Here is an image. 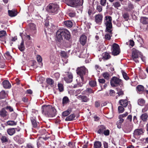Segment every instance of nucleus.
<instances>
[{"mask_svg": "<svg viewBox=\"0 0 148 148\" xmlns=\"http://www.w3.org/2000/svg\"><path fill=\"white\" fill-rule=\"evenodd\" d=\"M14 140L18 142L20 144H21L24 143V138L20 137L19 136L17 135L15 136L14 138Z\"/></svg>", "mask_w": 148, "mask_h": 148, "instance_id": "dca6fc26", "label": "nucleus"}, {"mask_svg": "<svg viewBox=\"0 0 148 148\" xmlns=\"http://www.w3.org/2000/svg\"><path fill=\"white\" fill-rule=\"evenodd\" d=\"M60 76V75L58 73H56L54 75V78H55L56 80H57L59 78Z\"/></svg>", "mask_w": 148, "mask_h": 148, "instance_id": "4d7b16f0", "label": "nucleus"}, {"mask_svg": "<svg viewBox=\"0 0 148 148\" xmlns=\"http://www.w3.org/2000/svg\"><path fill=\"white\" fill-rule=\"evenodd\" d=\"M15 129L14 128H10L8 129L7 132L8 134L10 136L13 135L15 133Z\"/></svg>", "mask_w": 148, "mask_h": 148, "instance_id": "5701e85b", "label": "nucleus"}, {"mask_svg": "<svg viewBox=\"0 0 148 148\" xmlns=\"http://www.w3.org/2000/svg\"><path fill=\"white\" fill-rule=\"evenodd\" d=\"M24 41L22 40L20 45L18 46V48L21 51H23L25 49V47L24 44Z\"/></svg>", "mask_w": 148, "mask_h": 148, "instance_id": "7c9ffc66", "label": "nucleus"}, {"mask_svg": "<svg viewBox=\"0 0 148 148\" xmlns=\"http://www.w3.org/2000/svg\"><path fill=\"white\" fill-rule=\"evenodd\" d=\"M86 51L85 50H81L79 56V57L83 58H85L86 57Z\"/></svg>", "mask_w": 148, "mask_h": 148, "instance_id": "473e14b6", "label": "nucleus"}, {"mask_svg": "<svg viewBox=\"0 0 148 148\" xmlns=\"http://www.w3.org/2000/svg\"><path fill=\"white\" fill-rule=\"evenodd\" d=\"M100 3L101 5L104 6L106 3V0H100Z\"/></svg>", "mask_w": 148, "mask_h": 148, "instance_id": "13d9d810", "label": "nucleus"}, {"mask_svg": "<svg viewBox=\"0 0 148 148\" xmlns=\"http://www.w3.org/2000/svg\"><path fill=\"white\" fill-rule=\"evenodd\" d=\"M69 102V100L68 98L67 97H64L62 99V104L65 105Z\"/></svg>", "mask_w": 148, "mask_h": 148, "instance_id": "e433bc0d", "label": "nucleus"}, {"mask_svg": "<svg viewBox=\"0 0 148 148\" xmlns=\"http://www.w3.org/2000/svg\"><path fill=\"white\" fill-rule=\"evenodd\" d=\"M5 55L6 57H7L8 59H11L12 58V57L10 55V53L9 52H7L6 53H5Z\"/></svg>", "mask_w": 148, "mask_h": 148, "instance_id": "680f3d73", "label": "nucleus"}, {"mask_svg": "<svg viewBox=\"0 0 148 148\" xmlns=\"http://www.w3.org/2000/svg\"><path fill=\"white\" fill-rule=\"evenodd\" d=\"M78 99L82 101L86 102L89 100V98L86 96L85 95H80L78 96Z\"/></svg>", "mask_w": 148, "mask_h": 148, "instance_id": "6ab92c4d", "label": "nucleus"}, {"mask_svg": "<svg viewBox=\"0 0 148 148\" xmlns=\"http://www.w3.org/2000/svg\"><path fill=\"white\" fill-rule=\"evenodd\" d=\"M137 92L139 94L142 93L144 91V87L141 85H138L136 87Z\"/></svg>", "mask_w": 148, "mask_h": 148, "instance_id": "4be33fe9", "label": "nucleus"}, {"mask_svg": "<svg viewBox=\"0 0 148 148\" xmlns=\"http://www.w3.org/2000/svg\"><path fill=\"white\" fill-rule=\"evenodd\" d=\"M60 55L62 57L65 58H66L68 57V56L66 53L64 51H61Z\"/></svg>", "mask_w": 148, "mask_h": 148, "instance_id": "58836bf2", "label": "nucleus"}, {"mask_svg": "<svg viewBox=\"0 0 148 148\" xmlns=\"http://www.w3.org/2000/svg\"><path fill=\"white\" fill-rule=\"evenodd\" d=\"M8 13L9 15L11 17L17 15L16 12L14 10H8Z\"/></svg>", "mask_w": 148, "mask_h": 148, "instance_id": "cd10ccee", "label": "nucleus"}, {"mask_svg": "<svg viewBox=\"0 0 148 148\" xmlns=\"http://www.w3.org/2000/svg\"><path fill=\"white\" fill-rule=\"evenodd\" d=\"M138 104L141 106L144 105L145 103V101L143 99H139L138 101Z\"/></svg>", "mask_w": 148, "mask_h": 148, "instance_id": "37998d69", "label": "nucleus"}, {"mask_svg": "<svg viewBox=\"0 0 148 148\" xmlns=\"http://www.w3.org/2000/svg\"><path fill=\"white\" fill-rule=\"evenodd\" d=\"M77 74L79 76L82 81L84 80V78L87 76L88 73L87 69L84 66L78 67L76 70Z\"/></svg>", "mask_w": 148, "mask_h": 148, "instance_id": "7ed1b4c3", "label": "nucleus"}, {"mask_svg": "<svg viewBox=\"0 0 148 148\" xmlns=\"http://www.w3.org/2000/svg\"><path fill=\"white\" fill-rule=\"evenodd\" d=\"M58 86L59 90L60 92H62L63 90V86L62 84L58 83Z\"/></svg>", "mask_w": 148, "mask_h": 148, "instance_id": "09e8293b", "label": "nucleus"}, {"mask_svg": "<svg viewBox=\"0 0 148 148\" xmlns=\"http://www.w3.org/2000/svg\"><path fill=\"white\" fill-rule=\"evenodd\" d=\"M119 103L121 106L125 107H126L128 104L127 101L126 100H120Z\"/></svg>", "mask_w": 148, "mask_h": 148, "instance_id": "b1692460", "label": "nucleus"}, {"mask_svg": "<svg viewBox=\"0 0 148 148\" xmlns=\"http://www.w3.org/2000/svg\"><path fill=\"white\" fill-rule=\"evenodd\" d=\"M30 119L33 127L34 128L37 127L38 123L37 122L36 117L34 116H31Z\"/></svg>", "mask_w": 148, "mask_h": 148, "instance_id": "2eb2a0df", "label": "nucleus"}, {"mask_svg": "<svg viewBox=\"0 0 148 148\" xmlns=\"http://www.w3.org/2000/svg\"><path fill=\"white\" fill-rule=\"evenodd\" d=\"M123 77L124 79L126 80H127L129 79V78L127 75V74L123 71L122 70L121 71Z\"/></svg>", "mask_w": 148, "mask_h": 148, "instance_id": "4c0bfd02", "label": "nucleus"}, {"mask_svg": "<svg viewBox=\"0 0 148 148\" xmlns=\"http://www.w3.org/2000/svg\"><path fill=\"white\" fill-rule=\"evenodd\" d=\"M111 35L110 33L106 34L105 36V38L106 40H110L111 39Z\"/></svg>", "mask_w": 148, "mask_h": 148, "instance_id": "6e6d98bb", "label": "nucleus"}, {"mask_svg": "<svg viewBox=\"0 0 148 148\" xmlns=\"http://www.w3.org/2000/svg\"><path fill=\"white\" fill-rule=\"evenodd\" d=\"M103 15L101 14H98L95 16V22L98 24L100 25L102 23L103 19Z\"/></svg>", "mask_w": 148, "mask_h": 148, "instance_id": "9b49d317", "label": "nucleus"}, {"mask_svg": "<svg viewBox=\"0 0 148 148\" xmlns=\"http://www.w3.org/2000/svg\"><path fill=\"white\" fill-rule=\"evenodd\" d=\"M103 58L104 60H107L109 59L110 58V56L109 54L107 52H105L102 54Z\"/></svg>", "mask_w": 148, "mask_h": 148, "instance_id": "c85d7f7f", "label": "nucleus"}, {"mask_svg": "<svg viewBox=\"0 0 148 148\" xmlns=\"http://www.w3.org/2000/svg\"><path fill=\"white\" fill-rule=\"evenodd\" d=\"M64 32H63V29H59L56 33V40L59 42L63 41V34Z\"/></svg>", "mask_w": 148, "mask_h": 148, "instance_id": "6e6552de", "label": "nucleus"}, {"mask_svg": "<svg viewBox=\"0 0 148 148\" xmlns=\"http://www.w3.org/2000/svg\"><path fill=\"white\" fill-rule=\"evenodd\" d=\"M72 111V109L70 108L67 110L63 112H62V115L64 116H66L69 115Z\"/></svg>", "mask_w": 148, "mask_h": 148, "instance_id": "c756f323", "label": "nucleus"}, {"mask_svg": "<svg viewBox=\"0 0 148 148\" xmlns=\"http://www.w3.org/2000/svg\"><path fill=\"white\" fill-rule=\"evenodd\" d=\"M103 76L104 78L107 79H109L110 75L107 72L104 73L103 74Z\"/></svg>", "mask_w": 148, "mask_h": 148, "instance_id": "49530a36", "label": "nucleus"}, {"mask_svg": "<svg viewBox=\"0 0 148 148\" xmlns=\"http://www.w3.org/2000/svg\"><path fill=\"white\" fill-rule=\"evenodd\" d=\"M42 109V113L46 116L53 117L56 114V109L51 105L43 106Z\"/></svg>", "mask_w": 148, "mask_h": 148, "instance_id": "f257e3e1", "label": "nucleus"}, {"mask_svg": "<svg viewBox=\"0 0 148 148\" xmlns=\"http://www.w3.org/2000/svg\"><path fill=\"white\" fill-rule=\"evenodd\" d=\"M6 34V33L5 31L3 30L0 31V37L5 36Z\"/></svg>", "mask_w": 148, "mask_h": 148, "instance_id": "864d4df0", "label": "nucleus"}, {"mask_svg": "<svg viewBox=\"0 0 148 148\" xmlns=\"http://www.w3.org/2000/svg\"><path fill=\"white\" fill-rule=\"evenodd\" d=\"M141 54V53L138 50L135 49L133 50L132 58L136 63L138 62V60L137 58L139 56L140 57Z\"/></svg>", "mask_w": 148, "mask_h": 148, "instance_id": "0eeeda50", "label": "nucleus"}, {"mask_svg": "<svg viewBox=\"0 0 148 148\" xmlns=\"http://www.w3.org/2000/svg\"><path fill=\"white\" fill-rule=\"evenodd\" d=\"M46 82L47 84L51 86H52L54 84V81L51 78H48L47 79Z\"/></svg>", "mask_w": 148, "mask_h": 148, "instance_id": "ea45409f", "label": "nucleus"}, {"mask_svg": "<svg viewBox=\"0 0 148 148\" xmlns=\"http://www.w3.org/2000/svg\"><path fill=\"white\" fill-rule=\"evenodd\" d=\"M76 81L77 82V84H75L73 86V88H75L77 87H80L83 86L84 84L83 82L84 81L82 82L81 80V81H80V82H79V81L77 79Z\"/></svg>", "mask_w": 148, "mask_h": 148, "instance_id": "412c9836", "label": "nucleus"}, {"mask_svg": "<svg viewBox=\"0 0 148 148\" xmlns=\"http://www.w3.org/2000/svg\"><path fill=\"white\" fill-rule=\"evenodd\" d=\"M102 145L101 142L99 141H96L94 142V148H100Z\"/></svg>", "mask_w": 148, "mask_h": 148, "instance_id": "bb28decb", "label": "nucleus"}, {"mask_svg": "<svg viewBox=\"0 0 148 148\" xmlns=\"http://www.w3.org/2000/svg\"><path fill=\"white\" fill-rule=\"evenodd\" d=\"M26 146L27 148H34V146L30 143L27 144Z\"/></svg>", "mask_w": 148, "mask_h": 148, "instance_id": "774afa93", "label": "nucleus"}, {"mask_svg": "<svg viewBox=\"0 0 148 148\" xmlns=\"http://www.w3.org/2000/svg\"><path fill=\"white\" fill-rule=\"evenodd\" d=\"M118 109L119 113H123L124 110V108L122 106H119Z\"/></svg>", "mask_w": 148, "mask_h": 148, "instance_id": "603ef678", "label": "nucleus"}, {"mask_svg": "<svg viewBox=\"0 0 148 148\" xmlns=\"http://www.w3.org/2000/svg\"><path fill=\"white\" fill-rule=\"evenodd\" d=\"M112 18L110 16H106L105 17L104 23L106 27V30L108 32L110 33L112 30Z\"/></svg>", "mask_w": 148, "mask_h": 148, "instance_id": "20e7f679", "label": "nucleus"}, {"mask_svg": "<svg viewBox=\"0 0 148 148\" xmlns=\"http://www.w3.org/2000/svg\"><path fill=\"white\" fill-rule=\"evenodd\" d=\"M90 86L92 87L95 86L97 85V83L96 81L94 80H91L89 83Z\"/></svg>", "mask_w": 148, "mask_h": 148, "instance_id": "a19ab883", "label": "nucleus"}, {"mask_svg": "<svg viewBox=\"0 0 148 148\" xmlns=\"http://www.w3.org/2000/svg\"><path fill=\"white\" fill-rule=\"evenodd\" d=\"M63 32H64L63 34V41L64 39L69 40L70 38L71 35L69 31L66 29H63Z\"/></svg>", "mask_w": 148, "mask_h": 148, "instance_id": "9d476101", "label": "nucleus"}, {"mask_svg": "<svg viewBox=\"0 0 148 148\" xmlns=\"http://www.w3.org/2000/svg\"><path fill=\"white\" fill-rule=\"evenodd\" d=\"M113 5L114 8H117L119 7H120L121 5L120 3L119 2H116L113 3Z\"/></svg>", "mask_w": 148, "mask_h": 148, "instance_id": "8fccbe9b", "label": "nucleus"}, {"mask_svg": "<svg viewBox=\"0 0 148 148\" xmlns=\"http://www.w3.org/2000/svg\"><path fill=\"white\" fill-rule=\"evenodd\" d=\"M97 10L99 12H101L102 10V6L100 5H97Z\"/></svg>", "mask_w": 148, "mask_h": 148, "instance_id": "e2e57ef3", "label": "nucleus"}, {"mask_svg": "<svg viewBox=\"0 0 148 148\" xmlns=\"http://www.w3.org/2000/svg\"><path fill=\"white\" fill-rule=\"evenodd\" d=\"M7 124L8 125H16V123L14 121H10L7 122Z\"/></svg>", "mask_w": 148, "mask_h": 148, "instance_id": "a18cd8bd", "label": "nucleus"}, {"mask_svg": "<svg viewBox=\"0 0 148 148\" xmlns=\"http://www.w3.org/2000/svg\"><path fill=\"white\" fill-rule=\"evenodd\" d=\"M98 81L100 84V85L101 88L102 87V85L101 84H103L105 82V80L103 79H98Z\"/></svg>", "mask_w": 148, "mask_h": 148, "instance_id": "de8ad7c7", "label": "nucleus"}, {"mask_svg": "<svg viewBox=\"0 0 148 148\" xmlns=\"http://www.w3.org/2000/svg\"><path fill=\"white\" fill-rule=\"evenodd\" d=\"M106 129V127L103 125H100L98 127V130L97 133L98 134H103V132Z\"/></svg>", "mask_w": 148, "mask_h": 148, "instance_id": "a211bd4d", "label": "nucleus"}, {"mask_svg": "<svg viewBox=\"0 0 148 148\" xmlns=\"http://www.w3.org/2000/svg\"><path fill=\"white\" fill-rule=\"evenodd\" d=\"M68 146H69L70 148H73L74 147H75V144L71 142H69L68 143Z\"/></svg>", "mask_w": 148, "mask_h": 148, "instance_id": "69168bd1", "label": "nucleus"}, {"mask_svg": "<svg viewBox=\"0 0 148 148\" xmlns=\"http://www.w3.org/2000/svg\"><path fill=\"white\" fill-rule=\"evenodd\" d=\"M117 94H118L119 96L123 94V92L121 89L117 88Z\"/></svg>", "mask_w": 148, "mask_h": 148, "instance_id": "3c124183", "label": "nucleus"}, {"mask_svg": "<svg viewBox=\"0 0 148 148\" xmlns=\"http://www.w3.org/2000/svg\"><path fill=\"white\" fill-rule=\"evenodd\" d=\"M86 41V37L84 35H82L80 38V42L81 44L83 45H85Z\"/></svg>", "mask_w": 148, "mask_h": 148, "instance_id": "aec40b11", "label": "nucleus"}, {"mask_svg": "<svg viewBox=\"0 0 148 148\" xmlns=\"http://www.w3.org/2000/svg\"><path fill=\"white\" fill-rule=\"evenodd\" d=\"M148 110V105H146L142 110V112L143 113L146 112Z\"/></svg>", "mask_w": 148, "mask_h": 148, "instance_id": "0e129e2a", "label": "nucleus"}, {"mask_svg": "<svg viewBox=\"0 0 148 148\" xmlns=\"http://www.w3.org/2000/svg\"><path fill=\"white\" fill-rule=\"evenodd\" d=\"M110 134V131L108 130H105L103 134H104L106 136H108Z\"/></svg>", "mask_w": 148, "mask_h": 148, "instance_id": "052dcab7", "label": "nucleus"}, {"mask_svg": "<svg viewBox=\"0 0 148 148\" xmlns=\"http://www.w3.org/2000/svg\"><path fill=\"white\" fill-rule=\"evenodd\" d=\"M148 118V115L146 113L143 114L140 116V119L143 121H146Z\"/></svg>", "mask_w": 148, "mask_h": 148, "instance_id": "393cba45", "label": "nucleus"}, {"mask_svg": "<svg viewBox=\"0 0 148 148\" xmlns=\"http://www.w3.org/2000/svg\"><path fill=\"white\" fill-rule=\"evenodd\" d=\"M67 76L64 78V80L67 83L71 82L73 80V75L72 73H68Z\"/></svg>", "mask_w": 148, "mask_h": 148, "instance_id": "f8f14e48", "label": "nucleus"}, {"mask_svg": "<svg viewBox=\"0 0 148 148\" xmlns=\"http://www.w3.org/2000/svg\"><path fill=\"white\" fill-rule=\"evenodd\" d=\"M1 139V142L3 143L8 142L9 140L8 138L5 136H2Z\"/></svg>", "mask_w": 148, "mask_h": 148, "instance_id": "79ce46f5", "label": "nucleus"}, {"mask_svg": "<svg viewBox=\"0 0 148 148\" xmlns=\"http://www.w3.org/2000/svg\"><path fill=\"white\" fill-rule=\"evenodd\" d=\"M65 25L67 27H71L72 26V22L70 21H65L64 22Z\"/></svg>", "mask_w": 148, "mask_h": 148, "instance_id": "2f4dec72", "label": "nucleus"}, {"mask_svg": "<svg viewBox=\"0 0 148 148\" xmlns=\"http://www.w3.org/2000/svg\"><path fill=\"white\" fill-rule=\"evenodd\" d=\"M85 93H88V94L89 95L91 93H93L94 91L91 88H88L85 90Z\"/></svg>", "mask_w": 148, "mask_h": 148, "instance_id": "c9c22d12", "label": "nucleus"}, {"mask_svg": "<svg viewBox=\"0 0 148 148\" xmlns=\"http://www.w3.org/2000/svg\"><path fill=\"white\" fill-rule=\"evenodd\" d=\"M36 58L37 61L38 62H41L42 61V58L40 56L38 55H37Z\"/></svg>", "mask_w": 148, "mask_h": 148, "instance_id": "338daca9", "label": "nucleus"}, {"mask_svg": "<svg viewBox=\"0 0 148 148\" xmlns=\"http://www.w3.org/2000/svg\"><path fill=\"white\" fill-rule=\"evenodd\" d=\"M59 8V6L57 3H51L47 6L46 10L49 13L54 14L58 12Z\"/></svg>", "mask_w": 148, "mask_h": 148, "instance_id": "f03ea898", "label": "nucleus"}, {"mask_svg": "<svg viewBox=\"0 0 148 148\" xmlns=\"http://www.w3.org/2000/svg\"><path fill=\"white\" fill-rule=\"evenodd\" d=\"M147 19L148 18L145 17H142L140 18V22L144 24H147L148 23Z\"/></svg>", "mask_w": 148, "mask_h": 148, "instance_id": "f704fd0d", "label": "nucleus"}, {"mask_svg": "<svg viewBox=\"0 0 148 148\" xmlns=\"http://www.w3.org/2000/svg\"><path fill=\"white\" fill-rule=\"evenodd\" d=\"M7 95L5 91L2 90L0 92V99H3L6 97Z\"/></svg>", "mask_w": 148, "mask_h": 148, "instance_id": "72a5a7b5", "label": "nucleus"}, {"mask_svg": "<svg viewBox=\"0 0 148 148\" xmlns=\"http://www.w3.org/2000/svg\"><path fill=\"white\" fill-rule=\"evenodd\" d=\"M133 125L131 123L125 124L122 127L123 131L125 133L130 132L133 128Z\"/></svg>", "mask_w": 148, "mask_h": 148, "instance_id": "1a4fd4ad", "label": "nucleus"}, {"mask_svg": "<svg viewBox=\"0 0 148 148\" xmlns=\"http://www.w3.org/2000/svg\"><path fill=\"white\" fill-rule=\"evenodd\" d=\"M8 114L5 108H2L0 111V116L3 118H7L8 117Z\"/></svg>", "mask_w": 148, "mask_h": 148, "instance_id": "ddd939ff", "label": "nucleus"}, {"mask_svg": "<svg viewBox=\"0 0 148 148\" xmlns=\"http://www.w3.org/2000/svg\"><path fill=\"white\" fill-rule=\"evenodd\" d=\"M3 87L6 89L10 88L11 85L8 80H4L3 82Z\"/></svg>", "mask_w": 148, "mask_h": 148, "instance_id": "f3484780", "label": "nucleus"}, {"mask_svg": "<svg viewBox=\"0 0 148 148\" xmlns=\"http://www.w3.org/2000/svg\"><path fill=\"white\" fill-rule=\"evenodd\" d=\"M110 84L112 87L120 86L121 87L123 85L122 81L116 77H113L110 80Z\"/></svg>", "mask_w": 148, "mask_h": 148, "instance_id": "39448f33", "label": "nucleus"}, {"mask_svg": "<svg viewBox=\"0 0 148 148\" xmlns=\"http://www.w3.org/2000/svg\"><path fill=\"white\" fill-rule=\"evenodd\" d=\"M5 109L8 110L10 112H13L14 111L12 107L10 106H7L5 108Z\"/></svg>", "mask_w": 148, "mask_h": 148, "instance_id": "5fc2aeb1", "label": "nucleus"}, {"mask_svg": "<svg viewBox=\"0 0 148 148\" xmlns=\"http://www.w3.org/2000/svg\"><path fill=\"white\" fill-rule=\"evenodd\" d=\"M112 50L113 55L116 56L119 54L120 51L119 45L115 43H114L112 46Z\"/></svg>", "mask_w": 148, "mask_h": 148, "instance_id": "423d86ee", "label": "nucleus"}, {"mask_svg": "<svg viewBox=\"0 0 148 148\" xmlns=\"http://www.w3.org/2000/svg\"><path fill=\"white\" fill-rule=\"evenodd\" d=\"M144 132L142 129H137L135 130L134 133V135L135 137L136 136H138L143 134Z\"/></svg>", "mask_w": 148, "mask_h": 148, "instance_id": "4468645a", "label": "nucleus"}, {"mask_svg": "<svg viewBox=\"0 0 148 148\" xmlns=\"http://www.w3.org/2000/svg\"><path fill=\"white\" fill-rule=\"evenodd\" d=\"M29 26L31 29L34 30L36 29V25L33 23H29Z\"/></svg>", "mask_w": 148, "mask_h": 148, "instance_id": "c03bdc74", "label": "nucleus"}, {"mask_svg": "<svg viewBox=\"0 0 148 148\" xmlns=\"http://www.w3.org/2000/svg\"><path fill=\"white\" fill-rule=\"evenodd\" d=\"M75 117V114H73L67 116L65 119L66 121H71L73 120Z\"/></svg>", "mask_w": 148, "mask_h": 148, "instance_id": "a878e982", "label": "nucleus"}, {"mask_svg": "<svg viewBox=\"0 0 148 148\" xmlns=\"http://www.w3.org/2000/svg\"><path fill=\"white\" fill-rule=\"evenodd\" d=\"M123 16L126 21H127L129 19V15L127 13H124L123 15Z\"/></svg>", "mask_w": 148, "mask_h": 148, "instance_id": "bf43d9fd", "label": "nucleus"}]
</instances>
